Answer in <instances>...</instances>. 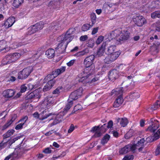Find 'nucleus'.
<instances>
[{"label": "nucleus", "mask_w": 160, "mask_h": 160, "mask_svg": "<svg viewBox=\"0 0 160 160\" xmlns=\"http://www.w3.org/2000/svg\"><path fill=\"white\" fill-rule=\"evenodd\" d=\"M130 33L127 31H121L116 30L112 31L110 34L109 38L111 39H115L120 42L127 40L129 38Z\"/></svg>", "instance_id": "obj_1"}, {"label": "nucleus", "mask_w": 160, "mask_h": 160, "mask_svg": "<svg viewBox=\"0 0 160 160\" xmlns=\"http://www.w3.org/2000/svg\"><path fill=\"white\" fill-rule=\"evenodd\" d=\"M80 79L79 82H82L85 86H88L92 83L98 80L97 78H94L92 79V76L90 73H88L85 71L83 72L79 75Z\"/></svg>", "instance_id": "obj_2"}, {"label": "nucleus", "mask_w": 160, "mask_h": 160, "mask_svg": "<svg viewBox=\"0 0 160 160\" xmlns=\"http://www.w3.org/2000/svg\"><path fill=\"white\" fill-rule=\"evenodd\" d=\"M65 69V67H62L59 69H58L55 71H52L51 74H48L45 77L44 80V82H46L48 81H54L53 84H54L56 81L54 79L60 74L64 72Z\"/></svg>", "instance_id": "obj_3"}, {"label": "nucleus", "mask_w": 160, "mask_h": 160, "mask_svg": "<svg viewBox=\"0 0 160 160\" xmlns=\"http://www.w3.org/2000/svg\"><path fill=\"white\" fill-rule=\"evenodd\" d=\"M83 89L82 88H80L77 90L71 93L68 98V101H73L78 99L82 94Z\"/></svg>", "instance_id": "obj_4"}, {"label": "nucleus", "mask_w": 160, "mask_h": 160, "mask_svg": "<svg viewBox=\"0 0 160 160\" xmlns=\"http://www.w3.org/2000/svg\"><path fill=\"white\" fill-rule=\"evenodd\" d=\"M58 39L60 40L61 42L58 44L56 49L58 50L59 53H62L64 52L68 43L70 42L67 40H63L61 38V36L58 38Z\"/></svg>", "instance_id": "obj_5"}, {"label": "nucleus", "mask_w": 160, "mask_h": 160, "mask_svg": "<svg viewBox=\"0 0 160 160\" xmlns=\"http://www.w3.org/2000/svg\"><path fill=\"white\" fill-rule=\"evenodd\" d=\"M32 71V68L29 67L23 69L18 73V78L19 79H24L28 77Z\"/></svg>", "instance_id": "obj_6"}, {"label": "nucleus", "mask_w": 160, "mask_h": 160, "mask_svg": "<svg viewBox=\"0 0 160 160\" xmlns=\"http://www.w3.org/2000/svg\"><path fill=\"white\" fill-rule=\"evenodd\" d=\"M104 59V62L110 64L114 61L119 56L120 53L119 52H115L113 53L109 54Z\"/></svg>", "instance_id": "obj_7"}, {"label": "nucleus", "mask_w": 160, "mask_h": 160, "mask_svg": "<svg viewBox=\"0 0 160 160\" xmlns=\"http://www.w3.org/2000/svg\"><path fill=\"white\" fill-rule=\"evenodd\" d=\"M75 32V30L74 29L70 28L67 32L65 35H61V37L63 40H67L70 42L74 38V35H73V34Z\"/></svg>", "instance_id": "obj_8"}, {"label": "nucleus", "mask_w": 160, "mask_h": 160, "mask_svg": "<svg viewBox=\"0 0 160 160\" xmlns=\"http://www.w3.org/2000/svg\"><path fill=\"white\" fill-rule=\"evenodd\" d=\"M132 19L135 24L139 27H142L147 22L146 19L142 16L133 17Z\"/></svg>", "instance_id": "obj_9"}, {"label": "nucleus", "mask_w": 160, "mask_h": 160, "mask_svg": "<svg viewBox=\"0 0 160 160\" xmlns=\"http://www.w3.org/2000/svg\"><path fill=\"white\" fill-rule=\"evenodd\" d=\"M54 103H56L55 98L52 97H48L42 103L41 106L42 108H48Z\"/></svg>", "instance_id": "obj_10"}, {"label": "nucleus", "mask_w": 160, "mask_h": 160, "mask_svg": "<svg viewBox=\"0 0 160 160\" xmlns=\"http://www.w3.org/2000/svg\"><path fill=\"white\" fill-rule=\"evenodd\" d=\"M21 54L18 53H14L10 54L6 57V62L4 64H7L14 62L17 60L21 56Z\"/></svg>", "instance_id": "obj_11"}, {"label": "nucleus", "mask_w": 160, "mask_h": 160, "mask_svg": "<svg viewBox=\"0 0 160 160\" xmlns=\"http://www.w3.org/2000/svg\"><path fill=\"white\" fill-rule=\"evenodd\" d=\"M105 126L106 124H104L100 127L99 126L94 127L92 128L91 131V132H96L95 135L98 137L102 133L106 132V129H103Z\"/></svg>", "instance_id": "obj_12"}, {"label": "nucleus", "mask_w": 160, "mask_h": 160, "mask_svg": "<svg viewBox=\"0 0 160 160\" xmlns=\"http://www.w3.org/2000/svg\"><path fill=\"white\" fill-rule=\"evenodd\" d=\"M110 42L109 41H107L104 42L102 44L101 46L98 50L96 56L98 57H101L104 55L105 50L106 49V47L108 45H110Z\"/></svg>", "instance_id": "obj_13"}, {"label": "nucleus", "mask_w": 160, "mask_h": 160, "mask_svg": "<svg viewBox=\"0 0 160 160\" xmlns=\"http://www.w3.org/2000/svg\"><path fill=\"white\" fill-rule=\"evenodd\" d=\"M136 148L135 146H133L132 144L128 145L120 149L119 151V154H124L130 151L133 152L136 150Z\"/></svg>", "instance_id": "obj_14"}, {"label": "nucleus", "mask_w": 160, "mask_h": 160, "mask_svg": "<svg viewBox=\"0 0 160 160\" xmlns=\"http://www.w3.org/2000/svg\"><path fill=\"white\" fill-rule=\"evenodd\" d=\"M95 58L93 55H91L87 57L84 60V64L86 68L90 67L93 63Z\"/></svg>", "instance_id": "obj_15"}, {"label": "nucleus", "mask_w": 160, "mask_h": 160, "mask_svg": "<svg viewBox=\"0 0 160 160\" xmlns=\"http://www.w3.org/2000/svg\"><path fill=\"white\" fill-rule=\"evenodd\" d=\"M153 118H152L151 119L150 121L151 122V125H150L147 129H146V131H149L151 132H155V131L159 128V125L158 123V121L157 120H154L155 121L157 122V123L154 122H153Z\"/></svg>", "instance_id": "obj_16"}, {"label": "nucleus", "mask_w": 160, "mask_h": 160, "mask_svg": "<svg viewBox=\"0 0 160 160\" xmlns=\"http://www.w3.org/2000/svg\"><path fill=\"white\" fill-rule=\"evenodd\" d=\"M119 75L118 71L116 69L110 71L108 74V78L110 80L113 81L118 78Z\"/></svg>", "instance_id": "obj_17"}, {"label": "nucleus", "mask_w": 160, "mask_h": 160, "mask_svg": "<svg viewBox=\"0 0 160 160\" xmlns=\"http://www.w3.org/2000/svg\"><path fill=\"white\" fill-rule=\"evenodd\" d=\"M7 42L4 40L0 41V52L2 51L6 52H8L10 50V47L7 45Z\"/></svg>", "instance_id": "obj_18"}, {"label": "nucleus", "mask_w": 160, "mask_h": 160, "mask_svg": "<svg viewBox=\"0 0 160 160\" xmlns=\"http://www.w3.org/2000/svg\"><path fill=\"white\" fill-rule=\"evenodd\" d=\"M15 92L12 89H8L3 92V96L7 98L12 97L15 94Z\"/></svg>", "instance_id": "obj_19"}, {"label": "nucleus", "mask_w": 160, "mask_h": 160, "mask_svg": "<svg viewBox=\"0 0 160 160\" xmlns=\"http://www.w3.org/2000/svg\"><path fill=\"white\" fill-rule=\"evenodd\" d=\"M15 22V18L14 17H11L8 18L4 23V25L7 28L11 27Z\"/></svg>", "instance_id": "obj_20"}, {"label": "nucleus", "mask_w": 160, "mask_h": 160, "mask_svg": "<svg viewBox=\"0 0 160 160\" xmlns=\"http://www.w3.org/2000/svg\"><path fill=\"white\" fill-rule=\"evenodd\" d=\"M21 150H22L20 148H17V149H15V150L18 152H14L12 153L7 157L4 160H8L12 157H13L14 158H16L18 156H21L22 154V153H20V152Z\"/></svg>", "instance_id": "obj_21"}, {"label": "nucleus", "mask_w": 160, "mask_h": 160, "mask_svg": "<svg viewBox=\"0 0 160 160\" xmlns=\"http://www.w3.org/2000/svg\"><path fill=\"white\" fill-rule=\"evenodd\" d=\"M117 120V122L119 123L121 126L123 127L126 126L128 122V119L126 118H118Z\"/></svg>", "instance_id": "obj_22"}, {"label": "nucleus", "mask_w": 160, "mask_h": 160, "mask_svg": "<svg viewBox=\"0 0 160 160\" xmlns=\"http://www.w3.org/2000/svg\"><path fill=\"white\" fill-rule=\"evenodd\" d=\"M118 97L114 102L113 106L115 108L119 107L122 103L123 99L122 97Z\"/></svg>", "instance_id": "obj_23"}, {"label": "nucleus", "mask_w": 160, "mask_h": 160, "mask_svg": "<svg viewBox=\"0 0 160 160\" xmlns=\"http://www.w3.org/2000/svg\"><path fill=\"white\" fill-rule=\"evenodd\" d=\"M54 82V81H48V83L44 87L43 89V91L44 92H46L50 89L54 84H53Z\"/></svg>", "instance_id": "obj_24"}, {"label": "nucleus", "mask_w": 160, "mask_h": 160, "mask_svg": "<svg viewBox=\"0 0 160 160\" xmlns=\"http://www.w3.org/2000/svg\"><path fill=\"white\" fill-rule=\"evenodd\" d=\"M106 49H107V51L108 54L113 53L114 52H116V47L114 45H108V46L106 47Z\"/></svg>", "instance_id": "obj_25"}, {"label": "nucleus", "mask_w": 160, "mask_h": 160, "mask_svg": "<svg viewBox=\"0 0 160 160\" xmlns=\"http://www.w3.org/2000/svg\"><path fill=\"white\" fill-rule=\"evenodd\" d=\"M55 51L53 49H48L46 52V55L48 58H52L54 56Z\"/></svg>", "instance_id": "obj_26"}, {"label": "nucleus", "mask_w": 160, "mask_h": 160, "mask_svg": "<svg viewBox=\"0 0 160 160\" xmlns=\"http://www.w3.org/2000/svg\"><path fill=\"white\" fill-rule=\"evenodd\" d=\"M38 91V89L36 90L33 92H32L28 95V98H35L37 99H39L40 98L39 95H36Z\"/></svg>", "instance_id": "obj_27"}, {"label": "nucleus", "mask_w": 160, "mask_h": 160, "mask_svg": "<svg viewBox=\"0 0 160 160\" xmlns=\"http://www.w3.org/2000/svg\"><path fill=\"white\" fill-rule=\"evenodd\" d=\"M112 93H115L116 96H118V97H122V95L123 92V88H122L117 89L115 91H112Z\"/></svg>", "instance_id": "obj_28"}, {"label": "nucleus", "mask_w": 160, "mask_h": 160, "mask_svg": "<svg viewBox=\"0 0 160 160\" xmlns=\"http://www.w3.org/2000/svg\"><path fill=\"white\" fill-rule=\"evenodd\" d=\"M24 0H14L12 5L15 8H18L23 2Z\"/></svg>", "instance_id": "obj_29"}, {"label": "nucleus", "mask_w": 160, "mask_h": 160, "mask_svg": "<svg viewBox=\"0 0 160 160\" xmlns=\"http://www.w3.org/2000/svg\"><path fill=\"white\" fill-rule=\"evenodd\" d=\"M38 31L35 25L31 26L28 28V33L29 34H32Z\"/></svg>", "instance_id": "obj_30"}, {"label": "nucleus", "mask_w": 160, "mask_h": 160, "mask_svg": "<svg viewBox=\"0 0 160 160\" xmlns=\"http://www.w3.org/2000/svg\"><path fill=\"white\" fill-rule=\"evenodd\" d=\"M14 130L12 129L8 130L6 133L3 135V138L5 139L12 135L14 132Z\"/></svg>", "instance_id": "obj_31"}, {"label": "nucleus", "mask_w": 160, "mask_h": 160, "mask_svg": "<svg viewBox=\"0 0 160 160\" xmlns=\"http://www.w3.org/2000/svg\"><path fill=\"white\" fill-rule=\"evenodd\" d=\"M145 142V140L144 138H142V139L138 141L137 143L135 145H133V146H135L136 147V149L138 148V147H140V146H143L144 143Z\"/></svg>", "instance_id": "obj_32"}, {"label": "nucleus", "mask_w": 160, "mask_h": 160, "mask_svg": "<svg viewBox=\"0 0 160 160\" xmlns=\"http://www.w3.org/2000/svg\"><path fill=\"white\" fill-rule=\"evenodd\" d=\"M110 138V136L108 134H106L102 140L101 143L102 145H104L107 143Z\"/></svg>", "instance_id": "obj_33"}, {"label": "nucleus", "mask_w": 160, "mask_h": 160, "mask_svg": "<svg viewBox=\"0 0 160 160\" xmlns=\"http://www.w3.org/2000/svg\"><path fill=\"white\" fill-rule=\"evenodd\" d=\"M151 17L153 19L160 18V11H157L153 12L151 14Z\"/></svg>", "instance_id": "obj_34"}, {"label": "nucleus", "mask_w": 160, "mask_h": 160, "mask_svg": "<svg viewBox=\"0 0 160 160\" xmlns=\"http://www.w3.org/2000/svg\"><path fill=\"white\" fill-rule=\"evenodd\" d=\"M90 18L92 22L91 27H92L96 21V17L95 14L94 13H92L90 14Z\"/></svg>", "instance_id": "obj_35"}, {"label": "nucleus", "mask_w": 160, "mask_h": 160, "mask_svg": "<svg viewBox=\"0 0 160 160\" xmlns=\"http://www.w3.org/2000/svg\"><path fill=\"white\" fill-rule=\"evenodd\" d=\"M88 52V51L84 50L78 52L74 55V56L77 57H81L86 54Z\"/></svg>", "instance_id": "obj_36"}, {"label": "nucleus", "mask_w": 160, "mask_h": 160, "mask_svg": "<svg viewBox=\"0 0 160 160\" xmlns=\"http://www.w3.org/2000/svg\"><path fill=\"white\" fill-rule=\"evenodd\" d=\"M25 44H26L22 43H14L12 44L11 48L12 49H15L19 47V46H21L22 45H25Z\"/></svg>", "instance_id": "obj_37"}, {"label": "nucleus", "mask_w": 160, "mask_h": 160, "mask_svg": "<svg viewBox=\"0 0 160 160\" xmlns=\"http://www.w3.org/2000/svg\"><path fill=\"white\" fill-rule=\"evenodd\" d=\"M68 103L66 105V107L64 108V111L65 112H67L68 110H69L73 104L72 101H71L70 102L69 101H68Z\"/></svg>", "instance_id": "obj_38"}, {"label": "nucleus", "mask_w": 160, "mask_h": 160, "mask_svg": "<svg viewBox=\"0 0 160 160\" xmlns=\"http://www.w3.org/2000/svg\"><path fill=\"white\" fill-rule=\"evenodd\" d=\"M92 27H91V25L88 24H85L82 26V31H86Z\"/></svg>", "instance_id": "obj_39"}, {"label": "nucleus", "mask_w": 160, "mask_h": 160, "mask_svg": "<svg viewBox=\"0 0 160 160\" xmlns=\"http://www.w3.org/2000/svg\"><path fill=\"white\" fill-rule=\"evenodd\" d=\"M87 45L90 48H92L94 45V42L93 39L89 40L87 43Z\"/></svg>", "instance_id": "obj_40"}, {"label": "nucleus", "mask_w": 160, "mask_h": 160, "mask_svg": "<svg viewBox=\"0 0 160 160\" xmlns=\"http://www.w3.org/2000/svg\"><path fill=\"white\" fill-rule=\"evenodd\" d=\"M130 97L134 99H136L140 97V94L138 92H133L130 94Z\"/></svg>", "instance_id": "obj_41"}, {"label": "nucleus", "mask_w": 160, "mask_h": 160, "mask_svg": "<svg viewBox=\"0 0 160 160\" xmlns=\"http://www.w3.org/2000/svg\"><path fill=\"white\" fill-rule=\"evenodd\" d=\"M38 31L42 29L43 27V23L42 22H40L35 24Z\"/></svg>", "instance_id": "obj_42"}, {"label": "nucleus", "mask_w": 160, "mask_h": 160, "mask_svg": "<svg viewBox=\"0 0 160 160\" xmlns=\"http://www.w3.org/2000/svg\"><path fill=\"white\" fill-rule=\"evenodd\" d=\"M153 136L156 140L158 139L160 137V128L155 132Z\"/></svg>", "instance_id": "obj_43"}, {"label": "nucleus", "mask_w": 160, "mask_h": 160, "mask_svg": "<svg viewBox=\"0 0 160 160\" xmlns=\"http://www.w3.org/2000/svg\"><path fill=\"white\" fill-rule=\"evenodd\" d=\"M159 101H157L156 103L154 104L153 106L151 107L152 110H155L160 106V103H159Z\"/></svg>", "instance_id": "obj_44"}, {"label": "nucleus", "mask_w": 160, "mask_h": 160, "mask_svg": "<svg viewBox=\"0 0 160 160\" xmlns=\"http://www.w3.org/2000/svg\"><path fill=\"white\" fill-rule=\"evenodd\" d=\"M62 86L58 87L55 90L53 91L54 94H58L62 90Z\"/></svg>", "instance_id": "obj_45"}, {"label": "nucleus", "mask_w": 160, "mask_h": 160, "mask_svg": "<svg viewBox=\"0 0 160 160\" xmlns=\"http://www.w3.org/2000/svg\"><path fill=\"white\" fill-rule=\"evenodd\" d=\"M59 2L56 0L51 1L49 3V5L51 6H57Z\"/></svg>", "instance_id": "obj_46"}, {"label": "nucleus", "mask_w": 160, "mask_h": 160, "mask_svg": "<svg viewBox=\"0 0 160 160\" xmlns=\"http://www.w3.org/2000/svg\"><path fill=\"white\" fill-rule=\"evenodd\" d=\"M5 139L3 138V140L0 143V150L5 147L7 145L8 142L5 141Z\"/></svg>", "instance_id": "obj_47"}, {"label": "nucleus", "mask_w": 160, "mask_h": 160, "mask_svg": "<svg viewBox=\"0 0 160 160\" xmlns=\"http://www.w3.org/2000/svg\"><path fill=\"white\" fill-rule=\"evenodd\" d=\"M103 39V36H99L96 41V43L98 45L100 44L102 41Z\"/></svg>", "instance_id": "obj_48"}, {"label": "nucleus", "mask_w": 160, "mask_h": 160, "mask_svg": "<svg viewBox=\"0 0 160 160\" xmlns=\"http://www.w3.org/2000/svg\"><path fill=\"white\" fill-rule=\"evenodd\" d=\"M63 113L59 114L57 115L56 117V120L58 122H60L62 121L63 118Z\"/></svg>", "instance_id": "obj_49"}, {"label": "nucleus", "mask_w": 160, "mask_h": 160, "mask_svg": "<svg viewBox=\"0 0 160 160\" xmlns=\"http://www.w3.org/2000/svg\"><path fill=\"white\" fill-rule=\"evenodd\" d=\"M154 138L153 137V136H152L148 137L146 139V140L147 142H151L153 141H154L155 140H156L155 139H154Z\"/></svg>", "instance_id": "obj_50"}, {"label": "nucleus", "mask_w": 160, "mask_h": 160, "mask_svg": "<svg viewBox=\"0 0 160 160\" xmlns=\"http://www.w3.org/2000/svg\"><path fill=\"white\" fill-rule=\"evenodd\" d=\"M82 107L80 104H78L76 105L74 108V110L75 111L82 109Z\"/></svg>", "instance_id": "obj_51"}, {"label": "nucleus", "mask_w": 160, "mask_h": 160, "mask_svg": "<svg viewBox=\"0 0 160 160\" xmlns=\"http://www.w3.org/2000/svg\"><path fill=\"white\" fill-rule=\"evenodd\" d=\"M132 129H130L129 131L125 135V137L126 138H129L130 137L132 136V135H131V133L132 132Z\"/></svg>", "instance_id": "obj_52"}, {"label": "nucleus", "mask_w": 160, "mask_h": 160, "mask_svg": "<svg viewBox=\"0 0 160 160\" xmlns=\"http://www.w3.org/2000/svg\"><path fill=\"white\" fill-rule=\"evenodd\" d=\"M52 114V113H49L48 114H46L45 115L43 116L42 117L40 118H39L40 120H43L47 118L48 117H49L50 116H51Z\"/></svg>", "instance_id": "obj_53"}, {"label": "nucleus", "mask_w": 160, "mask_h": 160, "mask_svg": "<svg viewBox=\"0 0 160 160\" xmlns=\"http://www.w3.org/2000/svg\"><path fill=\"white\" fill-rule=\"evenodd\" d=\"M133 157L132 155H127L124 157L122 160H132Z\"/></svg>", "instance_id": "obj_54"}, {"label": "nucleus", "mask_w": 160, "mask_h": 160, "mask_svg": "<svg viewBox=\"0 0 160 160\" xmlns=\"http://www.w3.org/2000/svg\"><path fill=\"white\" fill-rule=\"evenodd\" d=\"M28 119V117L27 116H25L23 117L21 119H20L19 122H22L21 123L24 124Z\"/></svg>", "instance_id": "obj_55"}, {"label": "nucleus", "mask_w": 160, "mask_h": 160, "mask_svg": "<svg viewBox=\"0 0 160 160\" xmlns=\"http://www.w3.org/2000/svg\"><path fill=\"white\" fill-rule=\"evenodd\" d=\"M88 39V37L87 35L82 36L80 38V40L81 41H84Z\"/></svg>", "instance_id": "obj_56"}, {"label": "nucleus", "mask_w": 160, "mask_h": 160, "mask_svg": "<svg viewBox=\"0 0 160 160\" xmlns=\"http://www.w3.org/2000/svg\"><path fill=\"white\" fill-rule=\"evenodd\" d=\"M155 26L156 30L158 31H159L160 30V21H158L156 23Z\"/></svg>", "instance_id": "obj_57"}, {"label": "nucleus", "mask_w": 160, "mask_h": 160, "mask_svg": "<svg viewBox=\"0 0 160 160\" xmlns=\"http://www.w3.org/2000/svg\"><path fill=\"white\" fill-rule=\"evenodd\" d=\"M18 137L15 138L13 139H11L8 141L9 144L11 146L13 143L15 141L18 140Z\"/></svg>", "instance_id": "obj_58"}, {"label": "nucleus", "mask_w": 160, "mask_h": 160, "mask_svg": "<svg viewBox=\"0 0 160 160\" xmlns=\"http://www.w3.org/2000/svg\"><path fill=\"white\" fill-rule=\"evenodd\" d=\"M113 123L112 121H109L108 123V125L107 126L106 125L105 126L104 128L103 129H105L104 128L107 127L108 128H111L113 126Z\"/></svg>", "instance_id": "obj_59"}, {"label": "nucleus", "mask_w": 160, "mask_h": 160, "mask_svg": "<svg viewBox=\"0 0 160 160\" xmlns=\"http://www.w3.org/2000/svg\"><path fill=\"white\" fill-rule=\"evenodd\" d=\"M75 128L73 124H71L69 129L68 130V133H70L72 132L74 129Z\"/></svg>", "instance_id": "obj_60"}, {"label": "nucleus", "mask_w": 160, "mask_h": 160, "mask_svg": "<svg viewBox=\"0 0 160 160\" xmlns=\"http://www.w3.org/2000/svg\"><path fill=\"white\" fill-rule=\"evenodd\" d=\"M155 154L156 156L160 155V145L158 146L156 149Z\"/></svg>", "instance_id": "obj_61"}, {"label": "nucleus", "mask_w": 160, "mask_h": 160, "mask_svg": "<svg viewBox=\"0 0 160 160\" xmlns=\"http://www.w3.org/2000/svg\"><path fill=\"white\" fill-rule=\"evenodd\" d=\"M52 150H50L49 148H45L43 151V152L46 154L50 153L51 152Z\"/></svg>", "instance_id": "obj_62"}, {"label": "nucleus", "mask_w": 160, "mask_h": 160, "mask_svg": "<svg viewBox=\"0 0 160 160\" xmlns=\"http://www.w3.org/2000/svg\"><path fill=\"white\" fill-rule=\"evenodd\" d=\"M24 124H22V123L19 124L16 127L15 129L16 130H18L21 129L22 128V126Z\"/></svg>", "instance_id": "obj_63"}, {"label": "nucleus", "mask_w": 160, "mask_h": 160, "mask_svg": "<svg viewBox=\"0 0 160 160\" xmlns=\"http://www.w3.org/2000/svg\"><path fill=\"white\" fill-rule=\"evenodd\" d=\"M27 89V87L24 85H22L21 87L20 92H25Z\"/></svg>", "instance_id": "obj_64"}]
</instances>
